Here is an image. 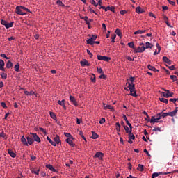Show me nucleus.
Returning <instances> with one entry per match:
<instances>
[{
	"mask_svg": "<svg viewBox=\"0 0 178 178\" xmlns=\"http://www.w3.org/2000/svg\"><path fill=\"white\" fill-rule=\"evenodd\" d=\"M156 47H157V54H160L161 50V47L160 46L159 43H156Z\"/></svg>",
	"mask_w": 178,
	"mask_h": 178,
	"instance_id": "nucleus-42",
	"label": "nucleus"
},
{
	"mask_svg": "<svg viewBox=\"0 0 178 178\" xmlns=\"http://www.w3.org/2000/svg\"><path fill=\"white\" fill-rule=\"evenodd\" d=\"M79 134L80 136H81V138H83V139H85V141H86V136H84V134H83V131H79Z\"/></svg>",
	"mask_w": 178,
	"mask_h": 178,
	"instance_id": "nucleus-51",
	"label": "nucleus"
},
{
	"mask_svg": "<svg viewBox=\"0 0 178 178\" xmlns=\"http://www.w3.org/2000/svg\"><path fill=\"white\" fill-rule=\"evenodd\" d=\"M27 143L28 145H33V132H31V136H27Z\"/></svg>",
	"mask_w": 178,
	"mask_h": 178,
	"instance_id": "nucleus-11",
	"label": "nucleus"
},
{
	"mask_svg": "<svg viewBox=\"0 0 178 178\" xmlns=\"http://www.w3.org/2000/svg\"><path fill=\"white\" fill-rule=\"evenodd\" d=\"M124 128L125 129L127 134H128L129 136V132H131L130 129H129V127H128V124L127 125H124Z\"/></svg>",
	"mask_w": 178,
	"mask_h": 178,
	"instance_id": "nucleus-34",
	"label": "nucleus"
},
{
	"mask_svg": "<svg viewBox=\"0 0 178 178\" xmlns=\"http://www.w3.org/2000/svg\"><path fill=\"white\" fill-rule=\"evenodd\" d=\"M58 104H60V106H63V108H64V109H67L66 106H65V99H63L62 101L59 100L58 101Z\"/></svg>",
	"mask_w": 178,
	"mask_h": 178,
	"instance_id": "nucleus-21",
	"label": "nucleus"
},
{
	"mask_svg": "<svg viewBox=\"0 0 178 178\" xmlns=\"http://www.w3.org/2000/svg\"><path fill=\"white\" fill-rule=\"evenodd\" d=\"M144 33H146L145 29L135 31L134 34H143Z\"/></svg>",
	"mask_w": 178,
	"mask_h": 178,
	"instance_id": "nucleus-29",
	"label": "nucleus"
},
{
	"mask_svg": "<svg viewBox=\"0 0 178 178\" xmlns=\"http://www.w3.org/2000/svg\"><path fill=\"white\" fill-rule=\"evenodd\" d=\"M64 134L65 136H66L67 139L71 138V134H70V132H64Z\"/></svg>",
	"mask_w": 178,
	"mask_h": 178,
	"instance_id": "nucleus-50",
	"label": "nucleus"
},
{
	"mask_svg": "<svg viewBox=\"0 0 178 178\" xmlns=\"http://www.w3.org/2000/svg\"><path fill=\"white\" fill-rule=\"evenodd\" d=\"M5 62L2 60V58H0V69L1 71H5L4 68Z\"/></svg>",
	"mask_w": 178,
	"mask_h": 178,
	"instance_id": "nucleus-19",
	"label": "nucleus"
},
{
	"mask_svg": "<svg viewBox=\"0 0 178 178\" xmlns=\"http://www.w3.org/2000/svg\"><path fill=\"white\" fill-rule=\"evenodd\" d=\"M16 13L17 15H26L23 11V6H16Z\"/></svg>",
	"mask_w": 178,
	"mask_h": 178,
	"instance_id": "nucleus-8",
	"label": "nucleus"
},
{
	"mask_svg": "<svg viewBox=\"0 0 178 178\" xmlns=\"http://www.w3.org/2000/svg\"><path fill=\"white\" fill-rule=\"evenodd\" d=\"M39 129L41 132H43V134H47L46 129H44L43 127H39Z\"/></svg>",
	"mask_w": 178,
	"mask_h": 178,
	"instance_id": "nucleus-41",
	"label": "nucleus"
},
{
	"mask_svg": "<svg viewBox=\"0 0 178 178\" xmlns=\"http://www.w3.org/2000/svg\"><path fill=\"white\" fill-rule=\"evenodd\" d=\"M9 155H10V156H13V158H15V156H16V154L15 152H13V150H8Z\"/></svg>",
	"mask_w": 178,
	"mask_h": 178,
	"instance_id": "nucleus-32",
	"label": "nucleus"
},
{
	"mask_svg": "<svg viewBox=\"0 0 178 178\" xmlns=\"http://www.w3.org/2000/svg\"><path fill=\"white\" fill-rule=\"evenodd\" d=\"M153 131H154L155 132H158V131L161 132V127H154V129H153Z\"/></svg>",
	"mask_w": 178,
	"mask_h": 178,
	"instance_id": "nucleus-53",
	"label": "nucleus"
},
{
	"mask_svg": "<svg viewBox=\"0 0 178 178\" xmlns=\"http://www.w3.org/2000/svg\"><path fill=\"white\" fill-rule=\"evenodd\" d=\"M91 81L95 82L96 81V76L95 74H92V76L90 78Z\"/></svg>",
	"mask_w": 178,
	"mask_h": 178,
	"instance_id": "nucleus-55",
	"label": "nucleus"
},
{
	"mask_svg": "<svg viewBox=\"0 0 178 178\" xmlns=\"http://www.w3.org/2000/svg\"><path fill=\"white\" fill-rule=\"evenodd\" d=\"M168 3L170 4H172V6H175L176 3L175 2V1L168 0Z\"/></svg>",
	"mask_w": 178,
	"mask_h": 178,
	"instance_id": "nucleus-61",
	"label": "nucleus"
},
{
	"mask_svg": "<svg viewBox=\"0 0 178 178\" xmlns=\"http://www.w3.org/2000/svg\"><path fill=\"white\" fill-rule=\"evenodd\" d=\"M97 34H92V36L87 40L88 44H94L95 43V40H97Z\"/></svg>",
	"mask_w": 178,
	"mask_h": 178,
	"instance_id": "nucleus-4",
	"label": "nucleus"
},
{
	"mask_svg": "<svg viewBox=\"0 0 178 178\" xmlns=\"http://www.w3.org/2000/svg\"><path fill=\"white\" fill-rule=\"evenodd\" d=\"M98 60H105L108 62L111 60V57H107L106 56H97Z\"/></svg>",
	"mask_w": 178,
	"mask_h": 178,
	"instance_id": "nucleus-10",
	"label": "nucleus"
},
{
	"mask_svg": "<svg viewBox=\"0 0 178 178\" xmlns=\"http://www.w3.org/2000/svg\"><path fill=\"white\" fill-rule=\"evenodd\" d=\"M120 13L121 15H125V13H127V10H121L120 11Z\"/></svg>",
	"mask_w": 178,
	"mask_h": 178,
	"instance_id": "nucleus-62",
	"label": "nucleus"
},
{
	"mask_svg": "<svg viewBox=\"0 0 178 178\" xmlns=\"http://www.w3.org/2000/svg\"><path fill=\"white\" fill-rule=\"evenodd\" d=\"M159 101H161V102H165V104H168V99H167V97L163 96V97H159Z\"/></svg>",
	"mask_w": 178,
	"mask_h": 178,
	"instance_id": "nucleus-28",
	"label": "nucleus"
},
{
	"mask_svg": "<svg viewBox=\"0 0 178 178\" xmlns=\"http://www.w3.org/2000/svg\"><path fill=\"white\" fill-rule=\"evenodd\" d=\"M109 10H110L111 11H113V13H115V6H110V7H109Z\"/></svg>",
	"mask_w": 178,
	"mask_h": 178,
	"instance_id": "nucleus-63",
	"label": "nucleus"
},
{
	"mask_svg": "<svg viewBox=\"0 0 178 178\" xmlns=\"http://www.w3.org/2000/svg\"><path fill=\"white\" fill-rule=\"evenodd\" d=\"M171 80H173L174 81L177 80V76H176V73L175 74H171L170 76Z\"/></svg>",
	"mask_w": 178,
	"mask_h": 178,
	"instance_id": "nucleus-40",
	"label": "nucleus"
},
{
	"mask_svg": "<svg viewBox=\"0 0 178 178\" xmlns=\"http://www.w3.org/2000/svg\"><path fill=\"white\" fill-rule=\"evenodd\" d=\"M162 95H164L165 97H173V92L170 90H165V92H161Z\"/></svg>",
	"mask_w": 178,
	"mask_h": 178,
	"instance_id": "nucleus-7",
	"label": "nucleus"
},
{
	"mask_svg": "<svg viewBox=\"0 0 178 178\" xmlns=\"http://www.w3.org/2000/svg\"><path fill=\"white\" fill-rule=\"evenodd\" d=\"M19 64L17 63V64H15V66H14V69H15V71H17V72H19Z\"/></svg>",
	"mask_w": 178,
	"mask_h": 178,
	"instance_id": "nucleus-39",
	"label": "nucleus"
},
{
	"mask_svg": "<svg viewBox=\"0 0 178 178\" xmlns=\"http://www.w3.org/2000/svg\"><path fill=\"white\" fill-rule=\"evenodd\" d=\"M80 18H81L82 20H85V22H86V24H88V17L87 16L80 17Z\"/></svg>",
	"mask_w": 178,
	"mask_h": 178,
	"instance_id": "nucleus-59",
	"label": "nucleus"
},
{
	"mask_svg": "<svg viewBox=\"0 0 178 178\" xmlns=\"http://www.w3.org/2000/svg\"><path fill=\"white\" fill-rule=\"evenodd\" d=\"M6 136L5 132H0V138H6Z\"/></svg>",
	"mask_w": 178,
	"mask_h": 178,
	"instance_id": "nucleus-60",
	"label": "nucleus"
},
{
	"mask_svg": "<svg viewBox=\"0 0 178 178\" xmlns=\"http://www.w3.org/2000/svg\"><path fill=\"white\" fill-rule=\"evenodd\" d=\"M123 118H124L125 122H127V124L129 125V120H128V118L127 117V115H122Z\"/></svg>",
	"mask_w": 178,
	"mask_h": 178,
	"instance_id": "nucleus-48",
	"label": "nucleus"
},
{
	"mask_svg": "<svg viewBox=\"0 0 178 178\" xmlns=\"http://www.w3.org/2000/svg\"><path fill=\"white\" fill-rule=\"evenodd\" d=\"M136 13H144L145 10H143L141 6H136Z\"/></svg>",
	"mask_w": 178,
	"mask_h": 178,
	"instance_id": "nucleus-20",
	"label": "nucleus"
},
{
	"mask_svg": "<svg viewBox=\"0 0 178 178\" xmlns=\"http://www.w3.org/2000/svg\"><path fill=\"white\" fill-rule=\"evenodd\" d=\"M115 125H116V131H118V132H120L121 125L120 124V122H117Z\"/></svg>",
	"mask_w": 178,
	"mask_h": 178,
	"instance_id": "nucleus-33",
	"label": "nucleus"
},
{
	"mask_svg": "<svg viewBox=\"0 0 178 178\" xmlns=\"http://www.w3.org/2000/svg\"><path fill=\"white\" fill-rule=\"evenodd\" d=\"M148 69H150L151 71H154V72H157L159 70H156V67L155 66H152L151 64H148L147 66Z\"/></svg>",
	"mask_w": 178,
	"mask_h": 178,
	"instance_id": "nucleus-24",
	"label": "nucleus"
},
{
	"mask_svg": "<svg viewBox=\"0 0 178 178\" xmlns=\"http://www.w3.org/2000/svg\"><path fill=\"white\" fill-rule=\"evenodd\" d=\"M128 125H129V131H130V132H129V143H130V144H132V143H133V141L131 140V131H132V125H131V122H129V124H128Z\"/></svg>",
	"mask_w": 178,
	"mask_h": 178,
	"instance_id": "nucleus-12",
	"label": "nucleus"
},
{
	"mask_svg": "<svg viewBox=\"0 0 178 178\" xmlns=\"http://www.w3.org/2000/svg\"><path fill=\"white\" fill-rule=\"evenodd\" d=\"M95 156L99 158V156H104V154H102V152H97Z\"/></svg>",
	"mask_w": 178,
	"mask_h": 178,
	"instance_id": "nucleus-38",
	"label": "nucleus"
},
{
	"mask_svg": "<svg viewBox=\"0 0 178 178\" xmlns=\"http://www.w3.org/2000/svg\"><path fill=\"white\" fill-rule=\"evenodd\" d=\"M13 65V64L11 60H8V63L6 65V67H8V68L12 67Z\"/></svg>",
	"mask_w": 178,
	"mask_h": 178,
	"instance_id": "nucleus-35",
	"label": "nucleus"
},
{
	"mask_svg": "<svg viewBox=\"0 0 178 178\" xmlns=\"http://www.w3.org/2000/svg\"><path fill=\"white\" fill-rule=\"evenodd\" d=\"M97 6H99V10L102 8L104 10V6H102V0H99L97 3Z\"/></svg>",
	"mask_w": 178,
	"mask_h": 178,
	"instance_id": "nucleus-36",
	"label": "nucleus"
},
{
	"mask_svg": "<svg viewBox=\"0 0 178 178\" xmlns=\"http://www.w3.org/2000/svg\"><path fill=\"white\" fill-rule=\"evenodd\" d=\"M48 141L50 143L51 145L53 146H56V145H61V139H60V136L58 134H56L55 137L54 138V141L51 138L47 136Z\"/></svg>",
	"mask_w": 178,
	"mask_h": 178,
	"instance_id": "nucleus-1",
	"label": "nucleus"
},
{
	"mask_svg": "<svg viewBox=\"0 0 178 178\" xmlns=\"http://www.w3.org/2000/svg\"><path fill=\"white\" fill-rule=\"evenodd\" d=\"M130 81H131V83H129V85H134V82L135 81V77L131 76Z\"/></svg>",
	"mask_w": 178,
	"mask_h": 178,
	"instance_id": "nucleus-44",
	"label": "nucleus"
},
{
	"mask_svg": "<svg viewBox=\"0 0 178 178\" xmlns=\"http://www.w3.org/2000/svg\"><path fill=\"white\" fill-rule=\"evenodd\" d=\"M128 45L130 48H134V41H130L129 43H128Z\"/></svg>",
	"mask_w": 178,
	"mask_h": 178,
	"instance_id": "nucleus-49",
	"label": "nucleus"
},
{
	"mask_svg": "<svg viewBox=\"0 0 178 178\" xmlns=\"http://www.w3.org/2000/svg\"><path fill=\"white\" fill-rule=\"evenodd\" d=\"M87 54H88V55H90V57L91 58L93 57V54L92 53V51H90V50H87Z\"/></svg>",
	"mask_w": 178,
	"mask_h": 178,
	"instance_id": "nucleus-58",
	"label": "nucleus"
},
{
	"mask_svg": "<svg viewBox=\"0 0 178 178\" xmlns=\"http://www.w3.org/2000/svg\"><path fill=\"white\" fill-rule=\"evenodd\" d=\"M178 111V106L175 108V110L173 111H168L167 113H163V112H161L160 113V118H164L165 116H175L177 115V113Z\"/></svg>",
	"mask_w": 178,
	"mask_h": 178,
	"instance_id": "nucleus-2",
	"label": "nucleus"
},
{
	"mask_svg": "<svg viewBox=\"0 0 178 178\" xmlns=\"http://www.w3.org/2000/svg\"><path fill=\"white\" fill-rule=\"evenodd\" d=\"M149 17H153V18H156V15L154 13H152V11H149Z\"/></svg>",
	"mask_w": 178,
	"mask_h": 178,
	"instance_id": "nucleus-56",
	"label": "nucleus"
},
{
	"mask_svg": "<svg viewBox=\"0 0 178 178\" xmlns=\"http://www.w3.org/2000/svg\"><path fill=\"white\" fill-rule=\"evenodd\" d=\"M115 33L118 35H120V38H122V34L120 29H118H118L115 30Z\"/></svg>",
	"mask_w": 178,
	"mask_h": 178,
	"instance_id": "nucleus-37",
	"label": "nucleus"
},
{
	"mask_svg": "<svg viewBox=\"0 0 178 178\" xmlns=\"http://www.w3.org/2000/svg\"><path fill=\"white\" fill-rule=\"evenodd\" d=\"M170 101H171L172 102H174V104H176V102H177V98H172V97H171L170 99Z\"/></svg>",
	"mask_w": 178,
	"mask_h": 178,
	"instance_id": "nucleus-54",
	"label": "nucleus"
},
{
	"mask_svg": "<svg viewBox=\"0 0 178 178\" xmlns=\"http://www.w3.org/2000/svg\"><path fill=\"white\" fill-rule=\"evenodd\" d=\"M1 24H2V25H5V27L6 29H9L10 27H13V24L14 22H7V20H3L2 19L1 22Z\"/></svg>",
	"mask_w": 178,
	"mask_h": 178,
	"instance_id": "nucleus-6",
	"label": "nucleus"
},
{
	"mask_svg": "<svg viewBox=\"0 0 178 178\" xmlns=\"http://www.w3.org/2000/svg\"><path fill=\"white\" fill-rule=\"evenodd\" d=\"M70 102H72V104H74V106H78L76 99L74 96H70Z\"/></svg>",
	"mask_w": 178,
	"mask_h": 178,
	"instance_id": "nucleus-16",
	"label": "nucleus"
},
{
	"mask_svg": "<svg viewBox=\"0 0 178 178\" xmlns=\"http://www.w3.org/2000/svg\"><path fill=\"white\" fill-rule=\"evenodd\" d=\"M153 44L149 42V41H146L145 50H146V48H152Z\"/></svg>",
	"mask_w": 178,
	"mask_h": 178,
	"instance_id": "nucleus-27",
	"label": "nucleus"
},
{
	"mask_svg": "<svg viewBox=\"0 0 178 178\" xmlns=\"http://www.w3.org/2000/svg\"><path fill=\"white\" fill-rule=\"evenodd\" d=\"M66 143H68V145L74 147V143H73V136H72V134L70 136V138H69L68 139H66Z\"/></svg>",
	"mask_w": 178,
	"mask_h": 178,
	"instance_id": "nucleus-15",
	"label": "nucleus"
},
{
	"mask_svg": "<svg viewBox=\"0 0 178 178\" xmlns=\"http://www.w3.org/2000/svg\"><path fill=\"white\" fill-rule=\"evenodd\" d=\"M91 138H92V139H97V138H99V134H97V132L92 131Z\"/></svg>",
	"mask_w": 178,
	"mask_h": 178,
	"instance_id": "nucleus-26",
	"label": "nucleus"
},
{
	"mask_svg": "<svg viewBox=\"0 0 178 178\" xmlns=\"http://www.w3.org/2000/svg\"><path fill=\"white\" fill-rule=\"evenodd\" d=\"M104 109H110L111 111H115L113 106H111V104H106V103H103Z\"/></svg>",
	"mask_w": 178,
	"mask_h": 178,
	"instance_id": "nucleus-13",
	"label": "nucleus"
},
{
	"mask_svg": "<svg viewBox=\"0 0 178 178\" xmlns=\"http://www.w3.org/2000/svg\"><path fill=\"white\" fill-rule=\"evenodd\" d=\"M106 120L104 118H101V120H99V123H105Z\"/></svg>",
	"mask_w": 178,
	"mask_h": 178,
	"instance_id": "nucleus-64",
	"label": "nucleus"
},
{
	"mask_svg": "<svg viewBox=\"0 0 178 178\" xmlns=\"http://www.w3.org/2000/svg\"><path fill=\"white\" fill-rule=\"evenodd\" d=\"M81 65L84 67V65H90V63H88V60H86V58H84L83 60H81Z\"/></svg>",
	"mask_w": 178,
	"mask_h": 178,
	"instance_id": "nucleus-23",
	"label": "nucleus"
},
{
	"mask_svg": "<svg viewBox=\"0 0 178 178\" xmlns=\"http://www.w3.org/2000/svg\"><path fill=\"white\" fill-rule=\"evenodd\" d=\"M137 169H138V171H144V165L138 164Z\"/></svg>",
	"mask_w": 178,
	"mask_h": 178,
	"instance_id": "nucleus-31",
	"label": "nucleus"
},
{
	"mask_svg": "<svg viewBox=\"0 0 178 178\" xmlns=\"http://www.w3.org/2000/svg\"><path fill=\"white\" fill-rule=\"evenodd\" d=\"M46 168H47L48 169H50V171H53L54 172H57V169H55V168H54V165H52V164H47L46 165Z\"/></svg>",
	"mask_w": 178,
	"mask_h": 178,
	"instance_id": "nucleus-18",
	"label": "nucleus"
},
{
	"mask_svg": "<svg viewBox=\"0 0 178 178\" xmlns=\"http://www.w3.org/2000/svg\"><path fill=\"white\" fill-rule=\"evenodd\" d=\"M32 138H33V143H34V141H37L38 143H40V141H41L40 138L36 134H32Z\"/></svg>",
	"mask_w": 178,
	"mask_h": 178,
	"instance_id": "nucleus-14",
	"label": "nucleus"
},
{
	"mask_svg": "<svg viewBox=\"0 0 178 178\" xmlns=\"http://www.w3.org/2000/svg\"><path fill=\"white\" fill-rule=\"evenodd\" d=\"M159 120H161V113H157V115H156V117H154V115H153V117H152L150 118L149 122L151 123H156L159 122Z\"/></svg>",
	"mask_w": 178,
	"mask_h": 178,
	"instance_id": "nucleus-5",
	"label": "nucleus"
},
{
	"mask_svg": "<svg viewBox=\"0 0 178 178\" xmlns=\"http://www.w3.org/2000/svg\"><path fill=\"white\" fill-rule=\"evenodd\" d=\"M145 44H143V47L141 46V44H139V47H138V48H136L135 52L136 54H138V52H143V51H145Z\"/></svg>",
	"mask_w": 178,
	"mask_h": 178,
	"instance_id": "nucleus-9",
	"label": "nucleus"
},
{
	"mask_svg": "<svg viewBox=\"0 0 178 178\" xmlns=\"http://www.w3.org/2000/svg\"><path fill=\"white\" fill-rule=\"evenodd\" d=\"M49 114H50V116L51 117V118L54 119V120H57L56 115V113H54V111H50Z\"/></svg>",
	"mask_w": 178,
	"mask_h": 178,
	"instance_id": "nucleus-30",
	"label": "nucleus"
},
{
	"mask_svg": "<svg viewBox=\"0 0 178 178\" xmlns=\"http://www.w3.org/2000/svg\"><path fill=\"white\" fill-rule=\"evenodd\" d=\"M128 88L130 90V95H133L134 97H137V92L135 88V85H128Z\"/></svg>",
	"mask_w": 178,
	"mask_h": 178,
	"instance_id": "nucleus-3",
	"label": "nucleus"
},
{
	"mask_svg": "<svg viewBox=\"0 0 178 178\" xmlns=\"http://www.w3.org/2000/svg\"><path fill=\"white\" fill-rule=\"evenodd\" d=\"M57 4L58 5V6H65L64 3H63V1L60 0L57 1Z\"/></svg>",
	"mask_w": 178,
	"mask_h": 178,
	"instance_id": "nucleus-43",
	"label": "nucleus"
},
{
	"mask_svg": "<svg viewBox=\"0 0 178 178\" xmlns=\"http://www.w3.org/2000/svg\"><path fill=\"white\" fill-rule=\"evenodd\" d=\"M91 22H93L92 19H88V17H87L88 27H90V24H91Z\"/></svg>",
	"mask_w": 178,
	"mask_h": 178,
	"instance_id": "nucleus-47",
	"label": "nucleus"
},
{
	"mask_svg": "<svg viewBox=\"0 0 178 178\" xmlns=\"http://www.w3.org/2000/svg\"><path fill=\"white\" fill-rule=\"evenodd\" d=\"M21 141L23 143V145H28V141L27 139L25 138V136H22L21 138Z\"/></svg>",
	"mask_w": 178,
	"mask_h": 178,
	"instance_id": "nucleus-25",
	"label": "nucleus"
},
{
	"mask_svg": "<svg viewBox=\"0 0 178 178\" xmlns=\"http://www.w3.org/2000/svg\"><path fill=\"white\" fill-rule=\"evenodd\" d=\"M163 62H166L167 64H169V65L172 64V60H170V58H168V57L163 56Z\"/></svg>",
	"mask_w": 178,
	"mask_h": 178,
	"instance_id": "nucleus-22",
	"label": "nucleus"
},
{
	"mask_svg": "<svg viewBox=\"0 0 178 178\" xmlns=\"http://www.w3.org/2000/svg\"><path fill=\"white\" fill-rule=\"evenodd\" d=\"M115 38H116V34H111L112 43H115Z\"/></svg>",
	"mask_w": 178,
	"mask_h": 178,
	"instance_id": "nucleus-45",
	"label": "nucleus"
},
{
	"mask_svg": "<svg viewBox=\"0 0 178 178\" xmlns=\"http://www.w3.org/2000/svg\"><path fill=\"white\" fill-rule=\"evenodd\" d=\"M91 4H93L94 6H95V7H97V6H98L97 3H96V1H95V0H92V1H91Z\"/></svg>",
	"mask_w": 178,
	"mask_h": 178,
	"instance_id": "nucleus-57",
	"label": "nucleus"
},
{
	"mask_svg": "<svg viewBox=\"0 0 178 178\" xmlns=\"http://www.w3.org/2000/svg\"><path fill=\"white\" fill-rule=\"evenodd\" d=\"M22 10L24 11V13H25V15H26V11H30V10H29V8H26V6H22Z\"/></svg>",
	"mask_w": 178,
	"mask_h": 178,
	"instance_id": "nucleus-46",
	"label": "nucleus"
},
{
	"mask_svg": "<svg viewBox=\"0 0 178 178\" xmlns=\"http://www.w3.org/2000/svg\"><path fill=\"white\" fill-rule=\"evenodd\" d=\"M160 175H168V172H153L152 175V178H156V177L159 176Z\"/></svg>",
	"mask_w": 178,
	"mask_h": 178,
	"instance_id": "nucleus-17",
	"label": "nucleus"
},
{
	"mask_svg": "<svg viewBox=\"0 0 178 178\" xmlns=\"http://www.w3.org/2000/svg\"><path fill=\"white\" fill-rule=\"evenodd\" d=\"M7 76H8L7 73H1V78H3L4 80H6Z\"/></svg>",
	"mask_w": 178,
	"mask_h": 178,
	"instance_id": "nucleus-52",
	"label": "nucleus"
}]
</instances>
